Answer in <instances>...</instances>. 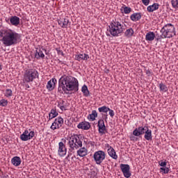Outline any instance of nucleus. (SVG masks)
<instances>
[{"label":"nucleus","instance_id":"nucleus-1","mask_svg":"<svg viewBox=\"0 0 178 178\" xmlns=\"http://www.w3.org/2000/svg\"><path fill=\"white\" fill-rule=\"evenodd\" d=\"M58 92L60 94H69L70 91L77 92L79 91V80L72 76L64 75L58 81Z\"/></svg>","mask_w":178,"mask_h":178},{"label":"nucleus","instance_id":"nucleus-2","mask_svg":"<svg viewBox=\"0 0 178 178\" xmlns=\"http://www.w3.org/2000/svg\"><path fill=\"white\" fill-rule=\"evenodd\" d=\"M20 40V34L11 29H4L0 30V41L5 47H12L16 45Z\"/></svg>","mask_w":178,"mask_h":178},{"label":"nucleus","instance_id":"nucleus-3","mask_svg":"<svg viewBox=\"0 0 178 178\" xmlns=\"http://www.w3.org/2000/svg\"><path fill=\"white\" fill-rule=\"evenodd\" d=\"M124 30H126L124 24L118 19L113 20L107 28L108 33H109L112 37H119L122 35Z\"/></svg>","mask_w":178,"mask_h":178},{"label":"nucleus","instance_id":"nucleus-4","mask_svg":"<svg viewBox=\"0 0 178 178\" xmlns=\"http://www.w3.org/2000/svg\"><path fill=\"white\" fill-rule=\"evenodd\" d=\"M68 146L71 151L79 149L83 147V141H81V135L74 134L67 138Z\"/></svg>","mask_w":178,"mask_h":178},{"label":"nucleus","instance_id":"nucleus-5","mask_svg":"<svg viewBox=\"0 0 178 178\" xmlns=\"http://www.w3.org/2000/svg\"><path fill=\"white\" fill-rule=\"evenodd\" d=\"M161 35L156 38L157 41H159L161 38H172V37L176 35V31L175 26L172 24H165L161 30Z\"/></svg>","mask_w":178,"mask_h":178},{"label":"nucleus","instance_id":"nucleus-6","mask_svg":"<svg viewBox=\"0 0 178 178\" xmlns=\"http://www.w3.org/2000/svg\"><path fill=\"white\" fill-rule=\"evenodd\" d=\"M38 71L34 69L26 70L24 73V83H32L35 79H38Z\"/></svg>","mask_w":178,"mask_h":178},{"label":"nucleus","instance_id":"nucleus-7","mask_svg":"<svg viewBox=\"0 0 178 178\" xmlns=\"http://www.w3.org/2000/svg\"><path fill=\"white\" fill-rule=\"evenodd\" d=\"M106 158V153L102 150L97 151L93 154V159L96 165H101Z\"/></svg>","mask_w":178,"mask_h":178},{"label":"nucleus","instance_id":"nucleus-8","mask_svg":"<svg viewBox=\"0 0 178 178\" xmlns=\"http://www.w3.org/2000/svg\"><path fill=\"white\" fill-rule=\"evenodd\" d=\"M34 136V131H31V129L29 131L26 129L20 135L19 138L22 141H29V140H32Z\"/></svg>","mask_w":178,"mask_h":178},{"label":"nucleus","instance_id":"nucleus-9","mask_svg":"<svg viewBox=\"0 0 178 178\" xmlns=\"http://www.w3.org/2000/svg\"><path fill=\"white\" fill-rule=\"evenodd\" d=\"M63 126V118L62 117L56 118L54 122L51 124L50 129L51 130H59Z\"/></svg>","mask_w":178,"mask_h":178},{"label":"nucleus","instance_id":"nucleus-10","mask_svg":"<svg viewBox=\"0 0 178 178\" xmlns=\"http://www.w3.org/2000/svg\"><path fill=\"white\" fill-rule=\"evenodd\" d=\"M120 168L124 177L129 178L131 176V172H130V165H129V164H120Z\"/></svg>","mask_w":178,"mask_h":178},{"label":"nucleus","instance_id":"nucleus-11","mask_svg":"<svg viewBox=\"0 0 178 178\" xmlns=\"http://www.w3.org/2000/svg\"><path fill=\"white\" fill-rule=\"evenodd\" d=\"M67 153V149L66 148V145L63 142H59L58 143V155L59 156L63 157Z\"/></svg>","mask_w":178,"mask_h":178},{"label":"nucleus","instance_id":"nucleus-12","mask_svg":"<svg viewBox=\"0 0 178 178\" xmlns=\"http://www.w3.org/2000/svg\"><path fill=\"white\" fill-rule=\"evenodd\" d=\"M146 129L147 127H138L134 130L133 134L136 137H140V136H143L145 133Z\"/></svg>","mask_w":178,"mask_h":178},{"label":"nucleus","instance_id":"nucleus-13","mask_svg":"<svg viewBox=\"0 0 178 178\" xmlns=\"http://www.w3.org/2000/svg\"><path fill=\"white\" fill-rule=\"evenodd\" d=\"M97 127L99 128V133L100 134H105V131H106V127H105V122L104 120H99Z\"/></svg>","mask_w":178,"mask_h":178},{"label":"nucleus","instance_id":"nucleus-14","mask_svg":"<svg viewBox=\"0 0 178 178\" xmlns=\"http://www.w3.org/2000/svg\"><path fill=\"white\" fill-rule=\"evenodd\" d=\"M43 51H47L43 48H40V49H36V52L35 54V58H36V59H44V58H45V54H44Z\"/></svg>","mask_w":178,"mask_h":178},{"label":"nucleus","instance_id":"nucleus-15","mask_svg":"<svg viewBox=\"0 0 178 178\" xmlns=\"http://www.w3.org/2000/svg\"><path fill=\"white\" fill-rule=\"evenodd\" d=\"M90 56H88V54H79L75 55V59L79 62H80L81 60H88Z\"/></svg>","mask_w":178,"mask_h":178},{"label":"nucleus","instance_id":"nucleus-16","mask_svg":"<svg viewBox=\"0 0 178 178\" xmlns=\"http://www.w3.org/2000/svg\"><path fill=\"white\" fill-rule=\"evenodd\" d=\"M90 127L91 125L90 124V122H82L77 125V128L81 129L82 130H89Z\"/></svg>","mask_w":178,"mask_h":178},{"label":"nucleus","instance_id":"nucleus-17","mask_svg":"<svg viewBox=\"0 0 178 178\" xmlns=\"http://www.w3.org/2000/svg\"><path fill=\"white\" fill-rule=\"evenodd\" d=\"M144 138L147 141H151L152 140V131L148 129V127H146L144 133Z\"/></svg>","mask_w":178,"mask_h":178},{"label":"nucleus","instance_id":"nucleus-18","mask_svg":"<svg viewBox=\"0 0 178 178\" xmlns=\"http://www.w3.org/2000/svg\"><path fill=\"white\" fill-rule=\"evenodd\" d=\"M56 83V79L53 78L47 82V88L49 91H52L55 88V83Z\"/></svg>","mask_w":178,"mask_h":178},{"label":"nucleus","instance_id":"nucleus-19","mask_svg":"<svg viewBox=\"0 0 178 178\" xmlns=\"http://www.w3.org/2000/svg\"><path fill=\"white\" fill-rule=\"evenodd\" d=\"M76 154L79 156L83 158L84 156H86V155L88 154V151L86 147H81L77 150Z\"/></svg>","mask_w":178,"mask_h":178},{"label":"nucleus","instance_id":"nucleus-20","mask_svg":"<svg viewBox=\"0 0 178 178\" xmlns=\"http://www.w3.org/2000/svg\"><path fill=\"white\" fill-rule=\"evenodd\" d=\"M10 22L13 26H19L20 24V18L17 16H13L10 19Z\"/></svg>","mask_w":178,"mask_h":178},{"label":"nucleus","instance_id":"nucleus-21","mask_svg":"<svg viewBox=\"0 0 178 178\" xmlns=\"http://www.w3.org/2000/svg\"><path fill=\"white\" fill-rule=\"evenodd\" d=\"M97 118H98V113L95 110L92 111V113L88 115V119L90 122H94Z\"/></svg>","mask_w":178,"mask_h":178},{"label":"nucleus","instance_id":"nucleus-22","mask_svg":"<svg viewBox=\"0 0 178 178\" xmlns=\"http://www.w3.org/2000/svg\"><path fill=\"white\" fill-rule=\"evenodd\" d=\"M11 163L14 166H20V163H22V159L19 156H14L11 159Z\"/></svg>","mask_w":178,"mask_h":178},{"label":"nucleus","instance_id":"nucleus-23","mask_svg":"<svg viewBox=\"0 0 178 178\" xmlns=\"http://www.w3.org/2000/svg\"><path fill=\"white\" fill-rule=\"evenodd\" d=\"M145 40L146 41H154V40H155V33L152 31L147 33L145 35Z\"/></svg>","mask_w":178,"mask_h":178},{"label":"nucleus","instance_id":"nucleus-24","mask_svg":"<svg viewBox=\"0 0 178 178\" xmlns=\"http://www.w3.org/2000/svg\"><path fill=\"white\" fill-rule=\"evenodd\" d=\"M130 19L132 22H138L141 19V13H135L130 16Z\"/></svg>","mask_w":178,"mask_h":178},{"label":"nucleus","instance_id":"nucleus-25","mask_svg":"<svg viewBox=\"0 0 178 178\" xmlns=\"http://www.w3.org/2000/svg\"><path fill=\"white\" fill-rule=\"evenodd\" d=\"M107 152L111 156V158H113V159H118V156L116 155V152L115 151V149L111 148L107 149Z\"/></svg>","mask_w":178,"mask_h":178},{"label":"nucleus","instance_id":"nucleus-26","mask_svg":"<svg viewBox=\"0 0 178 178\" xmlns=\"http://www.w3.org/2000/svg\"><path fill=\"white\" fill-rule=\"evenodd\" d=\"M147 12L152 13L155 10H157V9H159V3H154L152 6H149L147 8Z\"/></svg>","mask_w":178,"mask_h":178},{"label":"nucleus","instance_id":"nucleus-27","mask_svg":"<svg viewBox=\"0 0 178 178\" xmlns=\"http://www.w3.org/2000/svg\"><path fill=\"white\" fill-rule=\"evenodd\" d=\"M124 35L127 37V38H131V37L134 35V30H133L131 28L127 29L124 32Z\"/></svg>","mask_w":178,"mask_h":178},{"label":"nucleus","instance_id":"nucleus-28","mask_svg":"<svg viewBox=\"0 0 178 178\" xmlns=\"http://www.w3.org/2000/svg\"><path fill=\"white\" fill-rule=\"evenodd\" d=\"M58 113L56 112V108H53L50 111L49 113V120H52V119L56 118Z\"/></svg>","mask_w":178,"mask_h":178},{"label":"nucleus","instance_id":"nucleus-29","mask_svg":"<svg viewBox=\"0 0 178 178\" xmlns=\"http://www.w3.org/2000/svg\"><path fill=\"white\" fill-rule=\"evenodd\" d=\"M120 12L122 13H124L125 15H129V13H131V8L123 6L120 8Z\"/></svg>","mask_w":178,"mask_h":178},{"label":"nucleus","instance_id":"nucleus-30","mask_svg":"<svg viewBox=\"0 0 178 178\" xmlns=\"http://www.w3.org/2000/svg\"><path fill=\"white\" fill-rule=\"evenodd\" d=\"M58 106L60 108L61 111H66L67 106H66V102L64 100H60L58 102Z\"/></svg>","mask_w":178,"mask_h":178},{"label":"nucleus","instance_id":"nucleus-31","mask_svg":"<svg viewBox=\"0 0 178 178\" xmlns=\"http://www.w3.org/2000/svg\"><path fill=\"white\" fill-rule=\"evenodd\" d=\"M81 92H83L85 97H88L90 95V91L88 90V88L87 85H83L81 88Z\"/></svg>","mask_w":178,"mask_h":178},{"label":"nucleus","instance_id":"nucleus-32","mask_svg":"<svg viewBox=\"0 0 178 178\" xmlns=\"http://www.w3.org/2000/svg\"><path fill=\"white\" fill-rule=\"evenodd\" d=\"M159 87L161 92H167L168 90V86H166V85H165L163 83H159Z\"/></svg>","mask_w":178,"mask_h":178},{"label":"nucleus","instance_id":"nucleus-33","mask_svg":"<svg viewBox=\"0 0 178 178\" xmlns=\"http://www.w3.org/2000/svg\"><path fill=\"white\" fill-rule=\"evenodd\" d=\"M98 111H99V112H100V113H108V112L109 111V107H108L106 106H103L102 107L98 108Z\"/></svg>","mask_w":178,"mask_h":178},{"label":"nucleus","instance_id":"nucleus-34","mask_svg":"<svg viewBox=\"0 0 178 178\" xmlns=\"http://www.w3.org/2000/svg\"><path fill=\"white\" fill-rule=\"evenodd\" d=\"M87 175L90 178H95L97 177V172L91 169L87 172Z\"/></svg>","mask_w":178,"mask_h":178},{"label":"nucleus","instance_id":"nucleus-35","mask_svg":"<svg viewBox=\"0 0 178 178\" xmlns=\"http://www.w3.org/2000/svg\"><path fill=\"white\" fill-rule=\"evenodd\" d=\"M13 95V92H12V90L10 89H6L4 92V96L6 97V98H9V97H12Z\"/></svg>","mask_w":178,"mask_h":178},{"label":"nucleus","instance_id":"nucleus-36","mask_svg":"<svg viewBox=\"0 0 178 178\" xmlns=\"http://www.w3.org/2000/svg\"><path fill=\"white\" fill-rule=\"evenodd\" d=\"M171 5L173 9L178 10V0H171Z\"/></svg>","mask_w":178,"mask_h":178},{"label":"nucleus","instance_id":"nucleus-37","mask_svg":"<svg viewBox=\"0 0 178 178\" xmlns=\"http://www.w3.org/2000/svg\"><path fill=\"white\" fill-rule=\"evenodd\" d=\"M0 106H3V108L8 106V100L3 99L0 100Z\"/></svg>","mask_w":178,"mask_h":178},{"label":"nucleus","instance_id":"nucleus-38","mask_svg":"<svg viewBox=\"0 0 178 178\" xmlns=\"http://www.w3.org/2000/svg\"><path fill=\"white\" fill-rule=\"evenodd\" d=\"M69 24V19L65 18L64 19H63V29H67V26Z\"/></svg>","mask_w":178,"mask_h":178},{"label":"nucleus","instance_id":"nucleus-39","mask_svg":"<svg viewBox=\"0 0 178 178\" xmlns=\"http://www.w3.org/2000/svg\"><path fill=\"white\" fill-rule=\"evenodd\" d=\"M56 51L58 55H61L62 56H65V54L63 53V51L62 50H60V49L56 48Z\"/></svg>","mask_w":178,"mask_h":178},{"label":"nucleus","instance_id":"nucleus-40","mask_svg":"<svg viewBox=\"0 0 178 178\" xmlns=\"http://www.w3.org/2000/svg\"><path fill=\"white\" fill-rule=\"evenodd\" d=\"M160 170H162V172H163V173H169V168H161Z\"/></svg>","mask_w":178,"mask_h":178},{"label":"nucleus","instance_id":"nucleus-41","mask_svg":"<svg viewBox=\"0 0 178 178\" xmlns=\"http://www.w3.org/2000/svg\"><path fill=\"white\" fill-rule=\"evenodd\" d=\"M129 138H130L131 141H137V140H138V139L137 138V137H136V136H134V134L131 135V136H129Z\"/></svg>","mask_w":178,"mask_h":178},{"label":"nucleus","instance_id":"nucleus-42","mask_svg":"<svg viewBox=\"0 0 178 178\" xmlns=\"http://www.w3.org/2000/svg\"><path fill=\"white\" fill-rule=\"evenodd\" d=\"M159 165H160V166H162L163 168H165L167 163L166 161H159Z\"/></svg>","mask_w":178,"mask_h":178},{"label":"nucleus","instance_id":"nucleus-43","mask_svg":"<svg viewBox=\"0 0 178 178\" xmlns=\"http://www.w3.org/2000/svg\"><path fill=\"white\" fill-rule=\"evenodd\" d=\"M145 73L148 77H150V76H152V72L149 70H145Z\"/></svg>","mask_w":178,"mask_h":178},{"label":"nucleus","instance_id":"nucleus-44","mask_svg":"<svg viewBox=\"0 0 178 178\" xmlns=\"http://www.w3.org/2000/svg\"><path fill=\"white\" fill-rule=\"evenodd\" d=\"M108 112L111 118H113V116H115V111H113V110L109 108Z\"/></svg>","mask_w":178,"mask_h":178},{"label":"nucleus","instance_id":"nucleus-45","mask_svg":"<svg viewBox=\"0 0 178 178\" xmlns=\"http://www.w3.org/2000/svg\"><path fill=\"white\" fill-rule=\"evenodd\" d=\"M142 2L145 6H148L149 5V0H142Z\"/></svg>","mask_w":178,"mask_h":178},{"label":"nucleus","instance_id":"nucleus-46","mask_svg":"<svg viewBox=\"0 0 178 178\" xmlns=\"http://www.w3.org/2000/svg\"><path fill=\"white\" fill-rule=\"evenodd\" d=\"M58 23L60 25V27L63 29V20L62 19H58Z\"/></svg>","mask_w":178,"mask_h":178},{"label":"nucleus","instance_id":"nucleus-47","mask_svg":"<svg viewBox=\"0 0 178 178\" xmlns=\"http://www.w3.org/2000/svg\"><path fill=\"white\" fill-rule=\"evenodd\" d=\"M1 178H9V175L5 174V175H2V176L1 177Z\"/></svg>","mask_w":178,"mask_h":178},{"label":"nucleus","instance_id":"nucleus-48","mask_svg":"<svg viewBox=\"0 0 178 178\" xmlns=\"http://www.w3.org/2000/svg\"><path fill=\"white\" fill-rule=\"evenodd\" d=\"M106 148H108V149H111V148H113V147H112V146H110L109 144H106Z\"/></svg>","mask_w":178,"mask_h":178},{"label":"nucleus","instance_id":"nucleus-49","mask_svg":"<svg viewBox=\"0 0 178 178\" xmlns=\"http://www.w3.org/2000/svg\"><path fill=\"white\" fill-rule=\"evenodd\" d=\"M0 70H2V65L0 64Z\"/></svg>","mask_w":178,"mask_h":178},{"label":"nucleus","instance_id":"nucleus-50","mask_svg":"<svg viewBox=\"0 0 178 178\" xmlns=\"http://www.w3.org/2000/svg\"><path fill=\"white\" fill-rule=\"evenodd\" d=\"M63 140H64V143H66V140L62 139Z\"/></svg>","mask_w":178,"mask_h":178},{"label":"nucleus","instance_id":"nucleus-51","mask_svg":"<svg viewBox=\"0 0 178 178\" xmlns=\"http://www.w3.org/2000/svg\"><path fill=\"white\" fill-rule=\"evenodd\" d=\"M0 172H2V170L0 168Z\"/></svg>","mask_w":178,"mask_h":178}]
</instances>
